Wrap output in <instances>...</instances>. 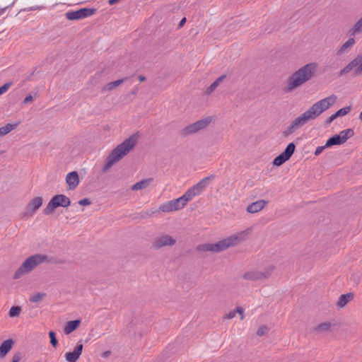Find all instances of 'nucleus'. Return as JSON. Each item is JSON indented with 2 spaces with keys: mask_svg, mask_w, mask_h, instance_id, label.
<instances>
[{
  "mask_svg": "<svg viewBox=\"0 0 362 362\" xmlns=\"http://www.w3.org/2000/svg\"><path fill=\"white\" fill-rule=\"evenodd\" d=\"M155 213H156L155 211H150L149 212L148 211L147 212V215L150 216H152L153 214H154Z\"/></svg>",
  "mask_w": 362,
  "mask_h": 362,
  "instance_id": "09e8293b",
  "label": "nucleus"
},
{
  "mask_svg": "<svg viewBox=\"0 0 362 362\" xmlns=\"http://www.w3.org/2000/svg\"><path fill=\"white\" fill-rule=\"evenodd\" d=\"M21 358V356L20 354H16L13 356L11 362H19Z\"/></svg>",
  "mask_w": 362,
  "mask_h": 362,
  "instance_id": "79ce46f5",
  "label": "nucleus"
},
{
  "mask_svg": "<svg viewBox=\"0 0 362 362\" xmlns=\"http://www.w3.org/2000/svg\"><path fill=\"white\" fill-rule=\"evenodd\" d=\"M187 204L182 199V197L177 199L170 200L161 204L158 211L164 213H171L173 211H179L184 209Z\"/></svg>",
  "mask_w": 362,
  "mask_h": 362,
  "instance_id": "1a4fd4ad",
  "label": "nucleus"
},
{
  "mask_svg": "<svg viewBox=\"0 0 362 362\" xmlns=\"http://www.w3.org/2000/svg\"><path fill=\"white\" fill-rule=\"evenodd\" d=\"M356 41L353 37L349 38L337 49V55L341 56L347 54L352 49Z\"/></svg>",
  "mask_w": 362,
  "mask_h": 362,
  "instance_id": "6ab92c4d",
  "label": "nucleus"
},
{
  "mask_svg": "<svg viewBox=\"0 0 362 362\" xmlns=\"http://www.w3.org/2000/svg\"><path fill=\"white\" fill-rule=\"evenodd\" d=\"M66 182L69 186V189H76L79 184L78 173L76 171L69 173L66 176Z\"/></svg>",
  "mask_w": 362,
  "mask_h": 362,
  "instance_id": "a211bd4d",
  "label": "nucleus"
},
{
  "mask_svg": "<svg viewBox=\"0 0 362 362\" xmlns=\"http://www.w3.org/2000/svg\"><path fill=\"white\" fill-rule=\"evenodd\" d=\"M91 204L90 201L88 198L83 199L78 202V204L81 206H88Z\"/></svg>",
  "mask_w": 362,
  "mask_h": 362,
  "instance_id": "a19ab883",
  "label": "nucleus"
},
{
  "mask_svg": "<svg viewBox=\"0 0 362 362\" xmlns=\"http://www.w3.org/2000/svg\"><path fill=\"white\" fill-rule=\"evenodd\" d=\"M267 204L268 202L263 199L256 201L247 206V211L250 214L257 213L262 210Z\"/></svg>",
  "mask_w": 362,
  "mask_h": 362,
  "instance_id": "aec40b11",
  "label": "nucleus"
},
{
  "mask_svg": "<svg viewBox=\"0 0 362 362\" xmlns=\"http://www.w3.org/2000/svg\"><path fill=\"white\" fill-rule=\"evenodd\" d=\"M354 298V294L352 293H348L346 294L341 295L337 302V305L339 308H344L352 299Z\"/></svg>",
  "mask_w": 362,
  "mask_h": 362,
  "instance_id": "5701e85b",
  "label": "nucleus"
},
{
  "mask_svg": "<svg viewBox=\"0 0 362 362\" xmlns=\"http://www.w3.org/2000/svg\"><path fill=\"white\" fill-rule=\"evenodd\" d=\"M276 269V267L271 264L262 269H253L247 271L243 275V278L249 281L257 282L264 281L268 279Z\"/></svg>",
  "mask_w": 362,
  "mask_h": 362,
  "instance_id": "423d86ee",
  "label": "nucleus"
},
{
  "mask_svg": "<svg viewBox=\"0 0 362 362\" xmlns=\"http://www.w3.org/2000/svg\"><path fill=\"white\" fill-rule=\"evenodd\" d=\"M46 259L47 256L42 254H36L28 257L14 273L13 276V279H18L30 273Z\"/></svg>",
  "mask_w": 362,
  "mask_h": 362,
  "instance_id": "39448f33",
  "label": "nucleus"
},
{
  "mask_svg": "<svg viewBox=\"0 0 362 362\" xmlns=\"http://www.w3.org/2000/svg\"><path fill=\"white\" fill-rule=\"evenodd\" d=\"M33 101V97L32 95L29 94L23 100V105H28L29 103H31Z\"/></svg>",
  "mask_w": 362,
  "mask_h": 362,
  "instance_id": "58836bf2",
  "label": "nucleus"
},
{
  "mask_svg": "<svg viewBox=\"0 0 362 362\" xmlns=\"http://www.w3.org/2000/svg\"><path fill=\"white\" fill-rule=\"evenodd\" d=\"M153 182V177L143 179L131 187L132 191L141 190L147 188Z\"/></svg>",
  "mask_w": 362,
  "mask_h": 362,
  "instance_id": "412c9836",
  "label": "nucleus"
},
{
  "mask_svg": "<svg viewBox=\"0 0 362 362\" xmlns=\"http://www.w3.org/2000/svg\"><path fill=\"white\" fill-rule=\"evenodd\" d=\"M226 78L225 75L219 76L216 81H214L218 85H219Z\"/></svg>",
  "mask_w": 362,
  "mask_h": 362,
  "instance_id": "37998d69",
  "label": "nucleus"
},
{
  "mask_svg": "<svg viewBox=\"0 0 362 362\" xmlns=\"http://www.w3.org/2000/svg\"><path fill=\"white\" fill-rule=\"evenodd\" d=\"M95 8H83L77 11H71L65 13L66 18L70 21L80 20L93 15Z\"/></svg>",
  "mask_w": 362,
  "mask_h": 362,
  "instance_id": "f8f14e48",
  "label": "nucleus"
},
{
  "mask_svg": "<svg viewBox=\"0 0 362 362\" xmlns=\"http://www.w3.org/2000/svg\"><path fill=\"white\" fill-rule=\"evenodd\" d=\"M49 337L50 338V344L54 348H56L58 344V341L56 338L55 333L53 331L49 332Z\"/></svg>",
  "mask_w": 362,
  "mask_h": 362,
  "instance_id": "473e14b6",
  "label": "nucleus"
},
{
  "mask_svg": "<svg viewBox=\"0 0 362 362\" xmlns=\"http://www.w3.org/2000/svg\"><path fill=\"white\" fill-rule=\"evenodd\" d=\"M21 308L18 306H13L9 310V316L11 317H14L18 316L20 314Z\"/></svg>",
  "mask_w": 362,
  "mask_h": 362,
  "instance_id": "2f4dec72",
  "label": "nucleus"
},
{
  "mask_svg": "<svg viewBox=\"0 0 362 362\" xmlns=\"http://www.w3.org/2000/svg\"><path fill=\"white\" fill-rule=\"evenodd\" d=\"M235 312H237V314L240 315V320H243L245 317L244 315V309L240 307H236L235 308Z\"/></svg>",
  "mask_w": 362,
  "mask_h": 362,
  "instance_id": "ea45409f",
  "label": "nucleus"
},
{
  "mask_svg": "<svg viewBox=\"0 0 362 362\" xmlns=\"http://www.w3.org/2000/svg\"><path fill=\"white\" fill-rule=\"evenodd\" d=\"M127 79V78H124L118 79V80L112 81V82H110V83H107L103 88L102 90L103 92L110 91V90H113L114 88H115L116 87L121 85L122 83H123Z\"/></svg>",
  "mask_w": 362,
  "mask_h": 362,
  "instance_id": "393cba45",
  "label": "nucleus"
},
{
  "mask_svg": "<svg viewBox=\"0 0 362 362\" xmlns=\"http://www.w3.org/2000/svg\"><path fill=\"white\" fill-rule=\"evenodd\" d=\"M350 110H351V107L348 106V107L341 108L340 110L337 111L335 113H336V115L337 116V117H341V116H344V115H347L350 112Z\"/></svg>",
  "mask_w": 362,
  "mask_h": 362,
  "instance_id": "7c9ffc66",
  "label": "nucleus"
},
{
  "mask_svg": "<svg viewBox=\"0 0 362 362\" xmlns=\"http://www.w3.org/2000/svg\"><path fill=\"white\" fill-rule=\"evenodd\" d=\"M45 297V293H36L30 296V301L33 303H38L42 301Z\"/></svg>",
  "mask_w": 362,
  "mask_h": 362,
  "instance_id": "c756f323",
  "label": "nucleus"
},
{
  "mask_svg": "<svg viewBox=\"0 0 362 362\" xmlns=\"http://www.w3.org/2000/svg\"><path fill=\"white\" fill-rule=\"evenodd\" d=\"M336 325L334 320L323 322L317 325L314 331L317 334H326L331 332L333 327Z\"/></svg>",
  "mask_w": 362,
  "mask_h": 362,
  "instance_id": "f3484780",
  "label": "nucleus"
},
{
  "mask_svg": "<svg viewBox=\"0 0 362 362\" xmlns=\"http://www.w3.org/2000/svg\"><path fill=\"white\" fill-rule=\"evenodd\" d=\"M185 22H186V18H183L180 21V23H179V27H180V28L182 27Z\"/></svg>",
  "mask_w": 362,
  "mask_h": 362,
  "instance_id": "c03bdc74",
  "label": "nucleus"
},
{
  "mask_svg": "<svg viewBox=\"0 0 362 362\" xmlns=\"http://www.w3.org/2000/svg\"><path fill=\"white\" fill-rule=\"evenodd\" d=\"M81 324L80 320H75L68 322L64 328V332L66 334H69L76 330Z\"/></svg>",
  "mask_w": 362,
  "mask_h": 362,
  "instance_id": "b1692460",
  "label": "nucleus"
},
{
  "mask_svg": "<svg viewBox=\"0 0 362 362\" xmlns=\"http://www.w3.org/2000/svg\"><path fill=\"white\" fill-rule=\"evenodd\" d=\"M176 243V239L168 234H161L156 237L152 243V248L160 250L164 247L173 246Z\"/></svg>",
  "mask_w": 362,
  "mask_h": 362,
  "instance_id": "9d476101",
  "label": "nucleus"
},
{
  "mask_svg": "<svg viewBox=\"0 0 362 362\" xmlns=\"http://www.w3.org/2000/svg\"><path fill=\"white\" fill-rule=\"evenodd\" d=\"M355 68V74L357 75L362 74V54L357 55L351 62L344 66L340 71L339 75H344L349 73Z\"/></svg>",
  "mask_w": 362,
  "mask_h": 362,
  "instance_id": "ddd939ff",
  "label": "nucleus"
},
{
  "mask_svg": "<svg viewBox=\"0 0 362 362\" xmlns=\"http://www.w3.org/2000/svg\"><path fill=\"white\" fill-rule=\"evenodd\" d=\"M338 135L342 143L344 144L348 139L351 138L354 135V131L351 129H346L341 131Z\"/></svg>",
  "mask_w": 362,
  "mask_h": 362,
  "instance_id": "bb28decb",
  "label": "nucleus"
},
{
  "mask_svg": "<svg viewBox=\"0 0 362 362\" xmlns=\"http://www.w3.org/2000/svg\"><path fill=\"white\" fill-rule=\"evenodd\" d=\"M121 0H109L108 3L110 5H113L119 1H120Z\"/></svg>",
  "mask_w": 362,
  "mask_h": 362,
  "instance_id": "a18cd8bd",
  "label": "nucleus"
},
{
  "mask_svg": "<svg viewBox=\"0 0 362 362\" xmlns=\"http://www.w3.org/2000/svg\"><path fill=\"white\" fill-rule=\"evenodd\" d=\"M211 120L212 119L210 117L198 120L197 122L185 127L182 130V134L184 135L194 134L206 127L210 124Z\"/></svg>",
  "mask_w": 362,
  "mask_h": 362,
  "instance_id": "9b49d317",
  "label": "nucleus"
},
{
  "mask_svg": "<svg viewBox=\"0 0 362 362\" xmlns=\"http://www.w3.org/2000/svg\"><path fill=\"white\" fill-rule=\"evenodd\" d=\"M337 97L334 94L325 98L313 104L306 111L297 117L284 132V136H288L306 124L309 121L317 118L322 113L328 110L337 102Z\"/></svg>",
  "mask_w": 362,
  "mask_h": 362,
  "instance_id": "f257e3e1",
  "label": "nucleus"
},
{
  "mask_svg": "<svg viewBox=\"0 0 362 362\" xmlns=\"http://www.w3.org/2000/svg\"><path fill=\"white\" fill-rule=\"evenodd\" d=\"M136 92H137V88H136V89L132 92V94L135 95V94H136Z\"/></svg>",
  "mask_w": 362,
  "mask_h": 362,
  "instance_id": "603ef678",
  "label": "nucleus"
},
{
  "mask_svg": "<svg viewBox=\"0 0 362 362\" xmlns=\"http://www.w3.org/2000/svg\"><path fill=\"white\" fill-rule=\"evenodd\" d=\"M214 178V175L206 177L201 180L198 183L189 188L182 197V199L187 204L188 202L192 201L193 198L200 194L204 189L206 187L209 182Z\"/></svg>",
  "mask_w": 362,
  "mask_h": 362,
  "instance_id": "0eeeda50",
  "label": "nucleus"
},
{
  "mask_svg": "<svg viewBox=\"0 0 362 362\" xmlns=\"http://www.w3.org/2000/svg\"><path fill=\"white\" fill-rule=\"evenodd\" d=\"M251 232L250 228H247L235 234L230 235L215 243H205L200 245L197 249L201 251H207L212 252H220L227 250L230 247H234L240 242L245 240Z\"/></svg>",
  "mask_w": 362,
  "mask_h": 362,
  "instance_id": "f03ea898",
  "label": "nucleus"
},
{
  "mask_svg": "<svg viewBox=\"0 0 362 362\" xmlns=\"http://www.w3.org/2000/svg\"><path fill=\"white\" fill-rule=\"evenodd\" d=\"M109 354H110V352H109V351H106V352H105V353L103 354V356H108Z\"/></svg>",
  "mask_w": 362,
  "mask_h": 362,
  "instance_id": "3c124183",
  "label": "nucleus"
},
{
  "mask_svg": "<svg viewBox=\"0 0 362 362\" xmlns=\"http://www.w3.org/2000/svg\"><path fill=\"white\" fill-rule=\"evenodd\" d=\"M218 84L214 81L209 87H208V88L206 89V93L207 94H210L217 87H218Z\"/></svg>",
  "mask_w": 362,
  "mask_h": 362,
  "instance_id": "e433bc0d",
  "label": "nucleus"
},
{
  "mask_svg": "<svg viewBox=\"0 0 362 362\" xmlns=\"http://www.w3.org/2000/svg\"><path fill=\"white\" fill-rule=\"evenodd\" d=\"M326 148H329L328 146H326V144L325 146H317L314 153L315 156H318Z\"/></svg>",
  "mask_w": 362,
  "mask_h": 362,
  "instance_id": "c9c22d12",
  "label": "nucleus"
},
{
  "mask_svg": "<svg viewBox=\"0 0 362 362\" xmlns=\"http://www.w3.org/2000/svg\"><path fill=\"white\" fill-rule=\"evenodd\" d=\"M332 122H333V121L331 119V118H330V117H328V118L327 119V120H326V122H327V124H331Z\"/></svg>",
  "mask_w": 362,
  "mask_h": 362,
  "instance_id": "8fccbe9b",
  "label": "nucleus"
},
{
  "mask_svg": "<svg viewBox=\"0 0 362 362\" xmlns=\"http://www.w3.org/2000/svg\"><path fill=\"white\" fill-rule=\"evenodd\" d=\"M236 314H237V312H235V310L229 312L228 313L224 315V319L231 320L235 317Z\"/></svg>",
  "mask_w": 362,
  "mask_h": 362,
  "instance_id": "4c0bfd02",
  "label": "nucleus"
},
{
  "mask_svg": "<svg viewBox=\"0 0 362 362\" xmlns=\"http://www.w3.org/2000/svg\"><path fill=\"white\" fill-rule=\"evenodd\" d=\"M83 348V345L78 341L73 351L66 352L64 354L66 362H77L82 354Z\"/></svg>",
  "mask_w": 362,
  "mask_h": 362,
  "instance_id": "dca6fc26",
  "label": "nucleus"
},
{
  "mask_svg": "<svg viewBox=\"0 0 362 362\" xmlns=\"http://www.w3.org/2000/svg\"><path fill=\"white\" fill-rule=\"evenodd\" d=\"M329 117L331 118V119L332 121H334V119H336L337 118V116L336 115V113H334V114L332 115Z\"/></svg>",
  "mask_w": 362,
  "mask_h": 362,
  "instance_id": "de8ad7c7",
  "label": "nucleus"
},
{
  "mask_svg": "<svg viewBox=\"0 0 362 362\" xmlns=\"http://www.w3.org/2000/svg\"><path fill=\"white\" fill-rule=\"evenodd\" d=\"M269 331V328L266 325H262L259 327L257 331V335L259 337H262L264 335Z\"/></svg>",
  "mask_w": 362,
  "mask_h": 362,
  "instance_id": "72a5a7b5",
  "label": "nucleus"
},
{
  "mask_svg": "<svg viewBox=\"0 0 362 362\" xmlns=\"http://www.w3.org/2000/svg\"><path fill=\"white\" fill-rule=\"evenodd\" d=\"M42 198L36 197L33 199L26 206L23 216H32L42 204Z\"/></svg>",
  "mask_w": 362,
  "mask_h": 362,
  "instance_id": "2eb2a0df",
  "label": "nucleus"
},
{
  "mask_svg": "<svg viewBox=\"0 0 362 362\" xmlns=\"http://www.w3.org/2000/svg\"><path fill=\"white\" fill-rule=\"evenodd\" d=\"M296 146L293 143H290L286 146L283 153L276 156L273 160V165L280 166L288 160L294 153Z\"/></svg>",
  "mask_w": 362,
  "mask_h": 362,
  "instance_id": "4468645a",
  "label": "nucleus"
},
{
  "mask_svg": "<svg viewBox=\"0 0 362 362\" xmlns=\"http://www.w3.org/2000/svg\"><path fill=\"white\" fill-rule=\"evenodd\" d=\"M137 142V138L135 135L130 136L122 143L119 144L114 148L107 158L103 168L104 173L108 171L112 166L119 162L124 156H125L131 150L134 148Z\"/></svg>",
  "mask_w": 362,
  "mask_h": 362,
  "instance_id": "20e7f679",
  "label": "nucleus"
},
{
  "mask_svg": "<svg viewBox=\"0 0 362 362\" xmlns=\"http://www.w3.org/2000/svg\"><path fill=\"white\" fill-rule=\"evenodd\" d=\"M14 341L11 339L4 341L0 345V358H4L11 351Z\"/></svg>",
  "mask_w": 362,
  "mask_h": 362,
  "instance_id": "4be33fe9",
  "label": "nucleus"
},
{
  "mask_svg": "<svg viewBox=\"0 0 362 362\" xmlns=\"http://www.w3.org/2000/svg\"><path fill=\"white\" fill-rule=\"evenodd\" d=\"M318 64L308 63L294 71L288 78L286 90L291 92L310 81L315 74Z\"/></svg>",
  "mask_w": 362,
  "mask_h": 362,
  "instance_id": "7ed1b4c3",
  "label": "nucleus"
},
{
  "mask_svg": "<svg viewBox=\"0 0 362 362\" xmlns=\"http://www.w3.org/2000/svg\"><path fill=\"white\" fill-rule=\"evenodd\" d=\"M343 144L338 134H335L326 141V146L331 147L334 145Z\"/></svg>",
  "mask_w": 362,
  "mask_h": 362,
  "instance_id": "c85d7f7f",
  "label": "nucleus"
},
{
  "mask_svg": "<svg viewBox=\"0 0 362 362\" xmlns=\"http://www.w3.org/2000/svg\"><path fill=\"white\" fill-rule=\"evenodd\" d=\"M12 83L8 82L4 83L2 86L0 87V95L6 93L9 88L11 86Z\"/></svg>",
  "mask_w": 362,
  "mask_h": 362,
  "instance_id": "f704fd0d",
  "label": "nucleus"
},
{
  "mask_svg": "<svg viewBox=\"0 0 362 362\" xmlns=\"http://www.w3.org/2000/svg\"><path fill=\"white\" fill-rule=\"evenodd\" d=\"M138 78H139L140 82H143V81H144L146 80V77L144 76L143 75H139Z\"/></svg>",
  "mask_w": 362,
  "mask_h": 362,
  "instance_id": "49530a36",
  "label": "nucleus"
},
{
  "mask_svg": "<svg viewBox=\"0 0 362 362\" xmlns=\"http://www.w3.org/2000/svg\"><path fill=\"white\" fill-rule=\"evenodd\" d=\"M362 33V17L358 19L354 26L349 30V34L351 36H354L357 34Z\"/></svg>",
  "mask_w": 362,
  "mask_h": 362,
  "instance_id": "a878e982",
  "label": "nucleus"
},
{
  "mask_svg": "<svg viewBox=\"0 0 362 362\" xmlns=\"http://www.w3.org/2000/svg\"><path fill=\"white\" fill-rule=\"evenodd\" d=\"M18 123L10 124L8 123L5 126L0 127V136H3L11 132L12 130L16 128Z\"/></svg>",
  "mask_w": 362,
  "mask_h": 362,
  "instance_id": "cd10ccee",
  "label": "nucleus"
},
{
  "mask_svg": "<svg viewBox=\"0 0 362 362\" xmlns=\"http://www.w3.org/2000/svg\"><path fill=\"white\" fill-rule=\"evenodd\" d=\"M71 201L69 197L64 194H57L54 196L47 206L44 209V214L45 215H49L52 214L55 209L59 206L67 207L70 205Z\"/></svg>",
  "mask_w": 362,
  "mask_h": 362,
  "instance_id": "6e6552de",
  "label": "nucleus"
},
{
  "mask_svg": "<svg viewBox=\"0 0 362 362\" xmlns=\"http://www.w3.org/2000/svg\"><path fill=\"white\" fill-rule=\"evenodd\" d=\"M359 119H360L361 120H362V112H361L360 113V115H359Z\"/></svg>",
  "mask_w": 362,
  "mask_h": 362,
  "instance_id": "864d4df0",
  "label": "nucleus"
}]
</instances>
